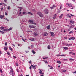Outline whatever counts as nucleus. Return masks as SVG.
<instances>
[{
  "instance_id": "f257e3e1",
  "label": "nucleus",
  "mask_w": 76,
  "mask_h": 76,
  "mask_svg": "<svg viewBox=\"0 0 76 76\" xmlns=\"http://www.w3.org/2000/svg\"><path fill=\"white\" fill-rule=\"evenodd\" d=\"M10 69H11L10 72V75H12V76H14V75H15V72L13 71V68L12 67H10Z\"/></svg>"
},
{
  "instance_id": "f03ea898",
  "label": "nucleus",
  "mask_w": 76,
  "mask_h": 76,
  "mask_svg": "<svg viewBox=\"0 0 76 76\" xmlns=\"http://www.w3.org/2000/svg\"><path fill=\"white\" fill-rule=\"evenodd\" d=\"M37 13L38 15L40 16V17H41V18H42L43 16H44L40 12H38Z\"/></svg>"
},
{
  "instance_id": "7ed1b4c3",
  "label": "nucleus",
  "mask_w": 76,
  "mask_h": 76,
  "mask_svg": "<svg viewBox=\"0 0 76 76\" xmlns=\"http://www.w3.org/2000/svg\"><path fill=\"white\" fill-rule=\"evenodd\" d=\"M0 29L1 30H3L4 31H6V28H4V27H0Z\"/></svg>"
},
{
  "instance_id": "20e7f679",
  "label": "nucleus",
  "mask_w": 76,
  "mask_h": 76,
  "mask_svg": "<svg viewBox=\"0 0 76 76\" xmlns=\"http://www.w3.org/2000/svg\"><path fill=\"white\" fill-rule=\"evenodd\" d=\"M44 12L45 13H46V14H47L49 12V11L47 9H45L44 10Z\"/></svg>"
},
{
  "instance_id": "39448f33",
  "label": "nucleus",
  "mask_w": 76,
  "mask_h": 76,
  "mask_svg": "<svg viewBox=\"0 0 76 76\" xmlns=\"http://www.w3.org/2000/svg\"><path fill=\"white\" fill-rule=\"evenodd\" d=\"M66 5H67L69 7H72V5L71 4H69V3H66Z\"/></svg>"
},
{
  "instance_id": "423d86ee",
  "label": "nucleus",
  "mask_w": 76,
  "mask_h": 76,
  "mask_svg": "<svg viewBox=\"0 0 76 76\" xmlns=\"http://www.w3.org/2000/svg\"><path fill=\"white\" fill-rule=\"evenodd\" d=\"M29 27L31 28H35L36 26L33 25H30L29 26Z\"/></svg>"
},
{
  "instance_id": "0eeeda50",
  "label": "nucleus",
  "mask_w": 76,
  "mask_h": 76,
  "mask_svg": "<svg viewBox=\"0 0 76 76\" xmlns=\"http://www.w3.org/2000/svg\"><path fill=\"white\" fill-rule=\"evenodd\" d=\"M6 31H10V30H12V28L11 27H10L9 29H8V28H6Z\"/></svg>"
},
{
  "instance_id": "6e6552de",
  "label": "nucleus",
  "mask_w": 76,
  "mask_h": 76,
  "mask_svg": "<svg viewBox=\"0 0 76 76\" xmlns=\"http://www.w3.org/2000/svg\"><path fill=\"white\" fill-rule=\"evenodd\" d=\"M48 34L47 32H45L43 34V35L44 36H47V35H48Z\"/></svg>"
},
{
  "instance_id": "1a4fd4ad",
  "label": "nucleus",
  "mask_w": 76,
  "mask_h": 76,
  "mask_svg": "<svg viewBox=\"0 0 76 76\" xmlns=\"http://www.w3.org/2000/svg\"><path fill=\"white\" fill-rule=\"evenodd\" d=\"M33 34L34 35L37 36L38 35V33H37V32H34V33Z\"/></svg>"
},
{
  "instance_id": "9d476101",
  "label": "nucleus",
  "mask_w": 76,
  "mask_h": 76,
  "mask_svg": "<svg viewBox=\"0 0 76 76\" xmlns=\"http://www.w3.org/2000/svg\"><path fill=\"white\" fill-rule=\"evenodd\" d=\"M72 45V44H65V45H66V46H70V45Z\"/></svg>"
},
{
  "instance_id": "9b49d317",
  "label": "nucleus",
  "mask_w": 76,
  "mask_h": 76,
  "mask_svg": "<svg viewBox=\"0 0 76 76\" xmlns=\"http://www.w3.org/2000/svg\"><path fill=\"white\" fill-rule=\"evenodd\" d=\"M4 17V15H0V18L1 19H3Z\"/></svg>"
},
{
  "instance_id": "f8f14e48",
  "label": "nucleus",
  "mask_w": 76,
  "mask_h": 76,
  "mask_svg": "<svg viewBox=\"0 0 76 76\" xmlns=\"http://www.w3.org/2000/svg\"><path fill=\"white\" fill-rule=\"evenodd\" d=\"M29 21L30 23H31L32 24H33V21L32 20H29Z\"/></svg>"
},
{
  "instance_id": "ddd939ff",
  "label": "nucleus",
  "mask_w": 76,
  "mask_h": 76,
  "mask_svg": "<svg viewBox=\"0 0 76 76\" xmlns=\"http://www.w3.org/2000/svg\"><path fill=\"white\" fill-rule=\"evenodd\" d=\"M29 21L30 23H31L32 24H33V21L32 20H29Z\"/></svg>"
},
{
  "instance_id": "4468645a",
  "label": "nucleus",
  "mask_w": 76,
  "mask_h": 76,
  "mask_svg": "<svg viewBox=\"0 0 76 76\" xmlns=\"http://www.w3.org/2000/svg\"><path fill=\"white\" fill-rule=\"evenodd\" d=\"M50 34H51V36L52 37H54V33L53 32H51Z\"/></svg>"
},
{
  "instance_id": "2eb2a0df",
  "label": "nucleus",
  "mask_w": 76,
  "mask_h": 76,
  "mask_svg": "<svg viewBox=\"0 0 76 76\" xmlns=\"http://www.w3.org/2000/svg\"><path fill=\"white\" fill-rule=\"evenodd\" d=\"M10 6H9L7 7V9L9 10H10Z\"/></svg>"
},
{
  "instance_id": "dca6fc26",
  "label": "nucleus",
  "mask_w": 76,
  "mask_h": 76,
  "mask_svg": "<svg viewBox=\"0 0 76 76\" xmlns=\"http://www.w3.org/2000/svg\"><path fill=\"white\" fill-rule=\"evenodd\" d=\"M50 25H48L47 26V29H50Z\"/></svg>"
},
{
  "instance_id": "f3484780",
  "label": "nucleus",
  "mask_w": 76,
  "mask_h": 76,
  "mask_svg": "<svg viewBox=\"0 0 76 76\" xmlns=\"http://www.w3.org/2000/svg\"><path fill=\"white\" fill-rule=\"evenodd\" d=\"M54 7H56V6L55 5H53L52 7H51L50 8L51 9H53Z\"/></svg>"
},
{
  "instance_id": "a211bd4d",
  "label": "nucleus",
  "mask_w": 76,
  "mask_h": 76,
  "mask_svg": "<svg viewBox=\"0 0 76 76\" xmlns=\"http://www.w3.org/2000/svg\"><path fill=\"white\" fill-rule=\"evenodd\" d=\"M22 39L23 40V41H24V42H25V40H27V39L25 38L24 39H23V37H22Z\"/></svg>"
},
{
  "instance_id": "6ab92c4d",
  "label": "nucleus",
  "mask_w": 76,
  "mask_h": 76,
  "mask_svg": "<svg viewBox=\"0 0 76 76\" xmlns=\"http://www.w3.org/2000/svg\"><path fill=\"white\" fill-rule=\"evenodd\" d=\"M63 14H61V15L59 16V18H62V16H63Z\"/></svg>"
},
{
  "instance_id": "aec40b11",
  "label": "nucleus",
  "mask_w": 76,
  "mask_h": 76,
  "mask_svg": "<svg viewBox=\"0 0 76 76\" xmlns=\"http://www.w3.org/2000/svg\"><path fill=\"white\" fill-rule=\"evenodd\" d=\"M29 40L30 41H34V40H35V39H34V38L30 39Z\"/></svg>"
},
{
  "instance_id": "412c9836",
  "label": "nucleus",
  "mask_w": 76,
  "mask_h": 76,
  "mask_svg": "<svg viewBox=\"0 0 76 76\" xmlns=\"http://www.w3.org/2000/svg\"><path fill=\"white\" fill-rule=\"evenodd\" d=\"M70 23H72V24H73L74 23V22L73 21L71 20L70 21Z\"/></svg>"
},
{
  "instance_id": "4be33fe9",
  "label": "nucleus",
  "mask_w": 76,
  "mask_h": 76,
  "mask_svg": "<svg viewBox=\"0 0 76 76\" xmlns=\"http://www.w3.org/2000/svg\"><path fill=\"white\" fill-rule=\"evenodd\" d=\"M27 14H29L30 15H31V16H32V15H33L32 13H31L30 12H28Z\"/></svg>"
},
{
  "instance_id": "5701e85b",
  "label": "nucleus",
  "mask_w": 76,
  "mask_h": 76,
  "mask_svg": "<svg viewBox=\"0 0 76 76\" xmlns=\"http://www.w3.org/2000/svg\"><path fill=\"white\" fill-rule=\"evenodd\" d=\"M4 49V50H5V51H6V50H7V47H5Z\"/></svg>"
},
{
  "instance_id": "b1692460",
  "label": "nucleus",
  "mask_w": 76,
  "mask_h": 76,
  "mask_svg": "<svg viewBox=\"0 0 76 76\" xmlns=\"http://www.w3.org/2000/svg\"><path fill=\"white\" fill-rule=\"evenodd\" d=\"M58 56H66V55H58Z\"/></svg>"
},
{
  "instance_id": "393cba45",
  "label": "nucleus",
  "mask_w": 76,
  "mask_h": 76,
  "mask_svg": "<svg viewBox=\"0 0 76 76\" xmlns=\"http://www.w3.org/2000/svg\"><path fill=\"white\" fill-rule=\"evenodd\" d=\"M32 52L33 53V54H35L36 53V52H35V51H34V50H32Z\"/></svg>"
},
{
  "instance_id": "a878e982",
  "label": "nucleus",
  "mask_w": 76,
  "mask_h": 76,
  "mask_svg": "<svg viewBox=\"0 0 76 76\" xmlns=\"http://www.w3.org/2000/svg\"><path fill=\"white\" fill-rule=\"evenodd\" d=\"M23 14H25V15H27V14H28V13H27V12H25L23 13Z\"/></svg>"
},
{
  "instance_id": "bb28decb",
  "label": "nucleus",
  "mask_w": 76,
  "mask_h": 76,
  "mask_svg": "<svg viewBox=\"0 0 76 76\" xmlns=\"http://www.w3.org/2000/svg\"><path fill=\"white\" fill-rule=\"evenodd\" d=\"M56 14H55L53 16V19H55L56 18Z\"/></svg>"
},
{
  "instance_id": "cd10ccee",
  "label": "nucleus",
  "mask_w": 76,
  "mask_h": 76,
  "mask_svg": "<svg viewBox=\"0 0 76 76\" xmlns=\"http://www.w3.org/2000/svg\"><path fill=\"white\" fill-rule=\"evenodd\" d=\"M63 61H68V60L67 59H63Z\"/></svg>"
},
{
  "instance_id": "c85d7f7f",
  "label": "nucleus",
  "mask_w": 76,
  "mask_h": 76,
  "mask_svg": "<svg viewBox=\"0 0 76 76\" xmlns=\"http://www.w3.org/2000/svg\"><path fill=\"white\" fill-rule=\"evenodd\" d=\"M64 50H67V49H68V48H67V47H64Z\"/></svg>"
},
{
  "instance_id": "c756f323",
  "label": "nucleus",
  "mask_w": 76,
  "mask_h": 76,
  "mask_svg": "<svg viewBox=\"0 0 76 76\" xmlns=\"http://www.w3.org/2000/svg\"><path fill=\"white\" fill-rule=\"evenodd\" d=\"M50 45H48V47H47V48H48V49L49 50H50Z\"/></svg>"
},
{
  "instance_id": "7c9ffc66",
  "label": "nucleus",
  "mask_w": 76,
  "mask_h": 76,
  "mask_svg": "<svg viewBox=\"0 0 76 76\" xmlns=\"http://www.w3.org/2000/svg\"><path fill=\"white\" fill-rule=\"evenodd\" d=\"M7 54H8V55H9V56H10V52H7Z\"/></svg>"
},
{
  "instance_id": "2f4dec72",
  "label": "nucleus",
  "mask_w": 76,
  "mask_h": 76,
  "mask_svg": "<svg viewBox=\"0 0 76 76\" xmlns=\"http://www.w3.org/2000/svg\"><path fill=\"white\" fill-rule=\"evenodd\" d=\"M9 50H11V51H13V50L11 48H9Z\"/></svg>"
},
{
  "instance_id": "473e14b6",
  "label": "nucleus",
  "mask_w": 76,
  "mask_h": 76,
  "mask_svg": "<svg viewBox=\"0 0 76 76\" xmlns=\"http://www.w3.org/2000/svg\"><path fill=\"white\" fill-rule=\"evenodd\" d=\"M0 32H1V34H4V33L3 32V31H1V30H0Z\"/></svg>"
},
{
  "instance_id": "72a5a7b5",
  "label": "nucleus",
  "mask_w": 76,
  "mask_h": 76,
  "mask_svg": "<svg viewBox=\"0 0 76 76\" xmlns=\"http://www.w3.org/2000/svg\"><path fill=\"white\" fill-rule=\"evenodd\" d=\"M66 72V70H64L62 71L63 73H64V72Z\"/></svg>"
},
{
  "instance_id": "f704fd0d",
  "label": "nucleus",
  "mask_w": 76,
  "mask_h": 76,
  "mask_svg": "<svg viewBox=\"0 0 76 76\" xmlns=\"http://www.w3.org/2000/svg\"><path fill=\"white\" fill-rule=\"evenodd\" d=\"M43 59H44H44H47V58H47V57H43Z\"/></svg>"
},
{
  "instance_id": "c9c22d12",
  "label": "nucleus",
  "mask_w": 76,
  "mask_h": 76,
  "mask_svg": "<svg viewBox=\"0 0 76 76\" xmlns=\"http://www.w3.org/2000/svg\"><path fill=\"white\" fill-rule=\"evenodd\" d=\"M57 63H59V64H61V62L60 61H57Z\"/></svg>"
},
{
  "instance_id": "e433bc0d",
  "label": "nucleus",
  "mask_w": 76,
  "mask_h": 76,
  "mask_svg": "<svg viewBox=\"0 0 76 76\" xmlns=\"http://www.w3.org/2000/svg\"><path fill=\"white\" fill-rule=\"evenodd\" d=\"M75 39V38L74 37H71L72 39L73 40H74V39Z\"/></svg>"
},
{
  "instance_id": "4c0bfd02",
  "label": "nucleus",
  "mask_w": 76,
  "mask_h": 76,
  "mask_svg": "<svg viewBox=\"0 0 76 76\" xmlns=\"http://www.w3.org/2000/svg\"><path fill=\"white\" fill-rule=\"evenodd\" d=\"M69 60H72V61H74L75 60V59L72 58L69 59Z\"/></svg>"
},
{
  "instance_id": "58836bf2",
  "label": "nucleus",
  "mask_w": 76,
  "mask_h": 76,
  "mask_svg": "<svg viewBox=\"0 0 76 76\" xmlns=\"http://www.w3.org/2000/svg\"><path fill=\"white\" fill-rule=\"evenodd\" d=\"M16 65L17 66H19V64L17 63H16Z\"/></svg>"
},
{
  "instance_id": "ea45409f",
  "label": "nucleus",
  "mask_w": 76,
  "mask_h": 76,
  "mask_svg": "<svg viewBox=\"0 0 76 76\" xmlns=\"http://www.w3.org/2000/svg\"><path fill=\"white\" fill-rule=\"evenodd\" d=\"M19 8L20 9V12L21 11V10H22V7H19Z\"/></svg>"
},
{
  "instance_id": "a19ab883",
  "label": "nucleus",
  "mask_w": 76,
  "mask_h": 76,
  "mask_svg": "<svg viewBox=\"0 0 76 76\" xmlns=\"http://www.w3.org/2000/svg\"><path fill=\"white\" fill-rule=\"evenodd\" d=\"M44 61V62L45 63H47V61Z\"/></svg>"
},
{
  "instance_id": "79ce46f5",
  "label": "nucleus",
  "mask_w": 76,
  "mask_h": 76,
  "mask_svg": "<svg viewBox=\"0 0 76 76\" xmlns=\"http://www.w3.org/2000/svg\"><path fill=\"white\" fill-rule=\"evenodd\" d=\"M62 7V5L60 6V9H61Z\"/></svg>"
},
{
  "instance_id": "37998d69",
  "label": "nucleus",
  "mask_w": 76,
  "mask_h": 76,
  "mask_svg": "<svg viewBox=\"0 0 76 76\" xmlns=\"http://www.w3.org/2000/svg\"><path fill=\"white\" fill-rule=\"evenodd\" d=\"M69 28H72V26H69Z\"/></svg>"
},
{
  "instance_id": "c03bdc74",
  "label": "nucleus",
  "mask_w": 76,
  "mask_h": 76,
  "mask_svg": "<svg viewBox=\"0 0 76 76\" xmlns=\"http://www.w3.org/2000/svg\"><path fill=\"white\" fill-rule=\"evenodd\" d=\"M0 72H1V73H3V71H2V70L1 69H0Z\"/></svg>"
},
{
  "instance_id": "a18cd8bd",
  "label": "nucleus",
  "mask_w": 76,
  "mask_h": 76,
  "mask_svg": "<svg viewBox=\"0 0 76 76\" xmlns=\"http://www.w3.org/2000/svg\"><path fill=\"white\" fill-rule=\"evenodd\" d=\"M50 69H53V67L52 66H51V67H50Z\"/></svg>"
},
{
  "instance_id": "49530a36",
  "label": "nucleus",
  "mask_w": 76,
  "mask_h": 76,
  "mask_svg": "<svg viewBox=\"0 0 76 76\" xmlns=\"http://www.w3.org/2000/svg\"><path fill=\"white\" fill-rule=\"evenodd\" d=\"M33 69H36L35 66H33Z\"/></svg>"
},
{
  "instance_id": "de8ad7c7",
  "label": "nucleus",
  "mask_w": 76,
  "mask_h": 76,
  "mask_svg": "<svg viewBox=\"0 0 76 76\" xmlns=\"http://www.w3.org/2000/svg\"><path fill=\"white\" fill-rule=\"evenodd\" d=\"M68 39L69 40H71V39H72V37H70V38H69Z\"/></svg>"
},
{
  "instance_id": "09e8293b",
  "label": "nucleus",
  "mask_w": 76,
  "mask_h": 76,
  "mask_svg": "<svg viewBox=\"0 0 76 76\" xmlns=\"http://www.w3.org/2000/svg\"><path fill=\"white\" fill-rule=\"evenodd\" d=\"M66 16H68V17H69V14H67L66 15Z\"/></svg>"
},
{
  "instance_id": "8fccbe9b",
  "label": "nucleus",
  "mask_w": 76,
  "mask_h": 76,
  "mask_svg": "<svg viewBox=\"0 0 76 76\" xmlns=\"http://www.w3.org/2000/svg\"><path fill=\"white\" fill-rule=\"evenodd\" d=\"M29 51H25V52L26 53H29Z\"/></svg>"
},
{
  "instance_id": "3c124183",
  "label": "nucleus",
  "mask_w": 76,
  "mask_h": 76,
  "mask_svg": "<svg viewBox=\"0 0 76 76\" xmlns=\"http://www.w3.org/2000/svg\"><path fill=\"white\" fill-rule=\"evenodd\" d=\"M32 11H33V12H35V10H34L33 9V10H32Z\"/></svg>"
},
{
  "instance_id": "603ef678",
  "label": "nucleus",
  "mask_w": 76,
  "mask_h": 76,
  "mask_svg": "<svg viewBox=\"0 0 76 76\" xmlns=\"http://www.w3.org/2000/svg\"><path fill=\"white\" fill-rule=\"evenodd\" d=\"M5 20H7L8 21H9V19H8L6 18Z\"/></svg>"
},
{
  "instance_id": "864d4df0",
  "label": "nucleus",
  "mask_w": 76,
  "mask_h": 76,
  "mask_svg": "<svg viewBox=\"0 0 76 76\" xmlns=\"http://www.w3.org/2000/svg\"><path fill=\"white\" fill-rule=\"evenodd\" d=\"M72 33H73V32H72V31H70L69 32V34H72Z\"/></svg>"
},
{
  "instance_id": "5fc2aeb1",
  "label": "nucleus",
  "mask_w": 76,
  "mask_h": 76,
  "mask_svg": "<svg viewBox=\"0 0 76 76\" xmlns=\"http://www.w3.org/2000/svg\"><path fill=\"white\" fill-rule=\"evenodd\" d=\"M13 57H14L15 58H16L15 56H13Z\"/></svg>"
},
{
  "instance_id": "6e6d98bb",
  "label": "nucleus",
  "mask_w": 76,
  "mask_h": 76,
  "mask_svg": "<svg viewBox=\"0 0 76 76\" xmlns=\"http://www.w3.org/2000/svg\"><path fill=\"white\" fill-rule=\"evenodd\" d=\"M33 47H34V46L32 45H31V48H33Z\"/></svg>"
},
{
  "instance_id": "4d7b16f0",
  "label": "nucleus",
  "mask_w": 76,
  "mask_h": 76,
  "mask_svg": "<svg viewBox=\"0 0 76 76\" xmlns=\"http://www.w3.org/2000/svg\"><path fill=\"white\" fill-rule=\"evenodd\" d=\"M29 69L30 70H31L32 69V68H31V66H30Z\"/></svg>"
},
{
  "instance_id": "13d9d810",
  "label": "nucleus",
  "mask_w": 76,
  "mask_h": 76,
  "mask_svg": "<svg viewBox=\"0 0 76 76\" xmlns=\"http://www.w3.org/2000/svg\"><path fill=\"white\" fill-rule=\"evenodd\" d=\"M48 66L49 67H51L52 66H50V65H48Z\"/></svg>"
},
{
  "instance_id": "bf43d9fd",
  "label": "nucleus",
  "mask_w": 76,
  "mask_h": 76,
  "mask_svg": "<svg viewBox=\"0 0 76 76\" xmlns=\"http://www.w3.org/2000/svg\"><path fill=\"white\" fill-rule=\"evenodd\" d=\"M70 15V16H74L72 14H71Z\"/></svg>"
},
{
  "instance_id": "052dcab7",
  "label": "nucleus",
  "mask_w": 76,
  "mask_h": 76,
  "mask_svg": "<svg viewBox=\"0 0 76 76\" xmlns=\"http://www.w3.org/2000/svg\"><path fill=\"white\" fill-rule=\"evenodd\" d=\"M22 61H23V62H22L23 63H24V61H25L23 60Z\"/></svg>"
},
{
  "instance_id": "680f3d73",
  "label": "nucleus",
  "mask_w": 76,
  "mask_h": 76,
  "mask_svg": "<svg viewBox=\"0 0 76 76\" xmlns=\"http://www.w3.org/2000/svg\"><path fill=\"white\" fill-rule=\"evenodd\" d=\"M69 54H72V52H70L69 53Z\"/></svg>"
},
{
  "instance_id": "e2e57ef3",
  "label": "nucleus",
  "mask_w": 76,
  "mask_h": 76,
  "mask_svg": "<svg viewBox=\"0 0 76 76\" xmlns=\"http://www.w3.org/2000/svg\"><path fill=\"white\" fill-rule=\"evenodd\" d=\"M4 2H6L7 1V0H4Z\"/></svg>"
},
{
  "instance_id": "0e129e2a",
  "label": "nucleus",
  "mask_w": 76,
  "mask_h": 76,
  "mask_svg": "<svg viewBox=\"0 0 76 76\" xmlns=\"http://www.w3.org/2000/svg\"><path fill=\"white\" fill-rule=\"evenodd\" d=\"M17 72H19V70H18V69H17Z\"/></svg>"
},
{
  "instance_id": "69168bd1",
  "label": "nucleus",
  "mask_w": 76,
  "mask_h": 76,
  "mask_svg": "<svg viewBox=\"0 0 76 76\" xmlns=\"http://www.w3.org/2000/svg\"><path fill=\"white\" fill-rule=\"evenodd\" d=\"M12 45L13 46H14V47H15V44H12Z\"/></svg>"
},
{
  "instance_id": "338daca9",
  "label": "nucleus",
  "mask_w": 76,
  "mask_h": 76,
  "mask_svg": "<svg viewBox=\"0 0 76 76\" xmlns=\"http://www.w3.org/2000/svg\"><path fill=\"white\" fill-rule=\"evenodd\" d=\"M33 24H34V25H37V24H36L35 23H33Z\"/></svg>"
},
{
  "instance_id": "774afa93",
  "label": "nucleus",
  "mask_w": 76,
  "mask_h": 76,
  "mask_svg": "<svg viewBox=\"0 0 76 76\" xmlns=\"http://www.w3.org/2000/svg\"><path fill=\"white\" fill-rule=\"evenodd\" d=\"M20 76H23V75H22V74H21L20 75Z\"/></svg>"
}]
</instances>
